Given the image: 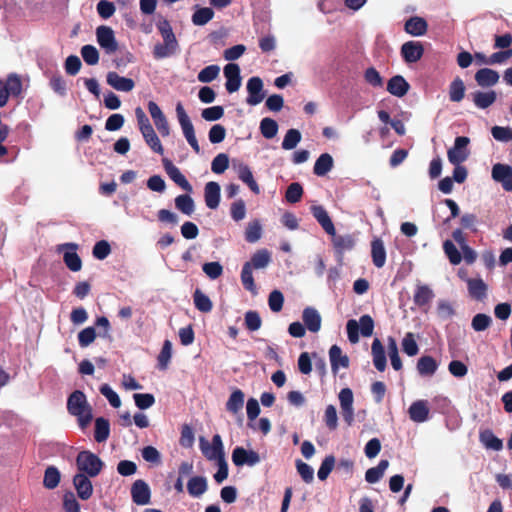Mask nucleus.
<instances>
[{"instance_id": "13d9d810", "label": "nucleus", "mask_w": 512, "mask_h": 512, "mask_svg": "<svg viewBox=\"0 0 512 512\" xmlns=\"http://www.w3.org/2000/svg\"><path fill=\"white\" fill-rule=\"evenodd\" d=\"M443 249L451 264L458 265L461 262V253L451 240L443 243Z\"/></svg>"}, {"instance_id": "2eb2a0df", "label": "nucleus", "mask_w": 512, "mask_h": 512, "mask_svg": "<svg viewBox=\"0 0 512 512\" xmlns=\"http://www.w3.org/2000/svg\"><path fill=\"white\" fill-rule=\"evenodd\" d=\"M148 111L159 133L166 137L170 133L169 124L161 108L154 101L148 102Z\"/></svg>"}, {"instance_id": "473e14b6", "label": "nucleus", "mask_w": 512, "mask_h": 512, "mask_svg": "<svg viewBox=\"0 0 512 512\" xmlns=\"http://www.w3.org/2000/svg\"><path fill=\"white\" fill-rule=\"evenodd\" d=\"M329 358L333 373H337L339 367L348 368L349 358L342 354V350L338 345H332L329 350Z\"/></svg>"}, {"instance_id": "7ed1b4c3", "label": "nucleus", "mask_w": 512, "mask_h": 512, "mask_svg": "<svg viewBox=\"0 0 512 512\" xmlns=\"http://www.w3.org/2000/svg\"><path fill=\"white\" fill-rule=\"evenodd\" d=\"M157 29L163 38V43H158L154 46L153 56L156 59H162L175 53L178 48V42L167 19L159 20Z\"/></svg>"}, {"instance_id": "0eeeda50", "label": "nucleus", "mask_w": 512, "mask_h": 512, "mask_svg": "<svg viewBox=\"0 0 512 512\" xmlns=\"http://www.w3.org/2000/svg\"><path fill=\"white\" fill-rule=\"evenodd\" d=\"M96 39L99 46L105 51L106 54L110 55L118 50V42L111 27L105 25L97 27Z\"/></svg>"}, {"instance_id": "c85d7f7f", "label": "nucleus", "mask_w": 512, "mask_h": 512, "mask_svg": "<svg viewBox=\"0 0 512 512\" xmlns=\"http://www.w3.org/2000/svg\"><path fill=\"white\" fill-rule=\"evenodd\" d=\"M427 29V21L419 16L410 17L404 25L405 32L412 36H422L426 34Z\"/></svg>"}, {"instance_id": "8fccbe9b", "label": "nucleus", "mask_w": 512, "mask_h": 512, "mask_svg": "<svg viewBox=\"0 0 512 512\" xmlns=\"http://www.w3.org/2000/svg\"><path fill=\"white\" fill-rule=\"evenodd\" d=\"M143 138L146 142V144L155 152L160 155L164 153L163 146L160 142L159 137L155 133L153 127L151 129H148V131L142 132Z\"/></svg>"}, {"instance_id": "5701e85b", "label": "nucleus", "mask_w": 512, "mask_h": 512, "mask_svg": "<svg viewBox=\"0 0 512 512\" xmlns=\"http://www.w3.org/2000/svg\"><path fill=\"white\" fill-rule=\"evenodd\" d=\"M106 81L108 85L121 92H130L135 87L133 79L120 76L114 71L108 72Z\"/></svg>"}, {"instance_id": "393cba45", "label": "nucleus", "mask_w": 512, "mask_h": 512, "mask_svg": "<svg viewBox=\"0 0 512 512\" xmlns=\"http://www.w3.org/2000/svg\"><path fill=\"white\" fill-rule=\"evenodd\" d=\"M311 213L327 234H334L335 226L325 208L321 205L311 207Z\"/></svg>"}, {"instance_id": "c756f323", "label": "nucleus", "mask_w": 512, "mask_h": 512, "mask_svg": "<svg viewBox=\"0 0 512 512\" xmlns=\"http://www.w3.org/2000/svg\"><path fill=\"white\" fill-rule=\"evenodd\" d=\"M409 88V83L401 75L393 76L387 83V91L396 97L405 96Z\"/></svg>"}, {"instance_id": "f8f14e48", "label": "nucleus", "mask_w": 512, "mask_h": 512, "mask_svg": "<svg viewBox=\"0 0 512 512\" xmlns=\"http://www.w3.org/2000/svg\"><path fill=\"white\" fill-rule=\"evenodd\" d=\"M338 397L342 410V417L347 425L350 426L354 421L353 392L350 388H343L341 389Z\"/></svg>"}, {"instance_id": "79ce46f5", "label": "nucleus", "mask_w": 512, "mask_h": 512, "mask_svg": "<svg viewBox=\"0 0 512 512\" xmlns=\"http://www.w3.org/2000/svg\"><path fill=\"white\" fill-rule=\"evenodd\" d=\"M389 466V461L386 459L380 460L377 466L369 468L365 473V480L368 483L378 482L384 475L386 469Z\"/></svg>"}, {"instance_id": "864d4df0", "label": "nucleus", "mask_w": 512, "mask_h": 512, "mask_svg": "<svg viewBox=\"0 0 512 512\" xmlns=\"http://www.w3.org/2000/svg\"><path fill=\"white\" fill-rule=\"evenodd\" d=\"M301 133L299 130L297 129H289L285 136H284V139L282 141V148L284 150H292L294 149L298 143L301 141Z\"/></svg>"}, {"instance_id": "7c9ffc66", "label": "nucleus", "mask_w": 512, "mask_h": 512, "mask_svg": "<svg viewBox=\"0 0 512 512\" xmlns=\"http://www.w3.org/2000/svg\"><path fill=\"white\" fill-rule=\"evenodd\" d=\"M371 257L375 267L382 268L385 265L386 250L380 238L376 237L371 241Z\"/></svg>"}, {"instance_id": "0e129e2a", "label": "nucleus", "mask_w": 512, "mask_h": 512, "mask_svg": "<svg viewBox=\"0 0 512 512\" xmlns=\"http://www.w3.org/2000/svg\"><path fill=\"white\" fill-rule=\"evenodd\" d=\"M95 328L90 326L86 327L78 333V343L80 347L85 348L94 342L96 339Z\"/></svg>"}, {"instance_id": "58836bf2", "label": "nucleus", "mask_w": 512, "mask_h": 512, "mask_svg": "<svg viewBox=\"0 0 512 512\" xmlns=\"http://www.w3.org/2000/svg\"><path fill=\"white\" fill-rule=\"evenodd\" d=\"M334 161L329 153L321 154L313 167V173L319 177L325 176L333 168Z\"/></svg>"}, {"instance_id": "e433bc0d", "label": "nucleus", "mask_w": 512, "mask_h": 512, "mask_svg": "<svg viewBox=\"0 0 512 512\" xmlns=\"http://www.w3.org/2000/svg\"><path fill=\"white\" fill-rule=\"evenodd\" d=\"M469 295L475 300H483L487 294V285L481 278L467 279Z\"/></svg>"}, {"instance_id": "a18cd8bd", "label": "nucleus", "mask_w": 512, "mask_h": 512, "mask_svg": "<svg viewBox=\"0 0 512 512\" xmlns=\"http://www.w3.org/2000/svg\"><path fill=\"white\" fill-rule=\"evenodd\" d=\"M465 96V85L460 77H456L449 86V98L452 102H460Z\"/></svg>"}, {"instance_id": "4be33fe9", "label": "nucleus", "mask_w": 512, "mask_h": 512, "mask_svg": "<svg viewBox=\"0 0 512 512\" xmlns=\"http://www.w3.org/2000/svg\"><path fill=\"white\" fill-rule=\"evenodd\" d=\"M435 294L433 290L426 284H417L413 296V302L419 308H423L426 311V307L430 305L434 299Z\"/></svg>"}, {"instance_id": "ddd939ff", "label": "nucleus", "mask_w": 512, "mask_h": 512, "mask_svg": "<svg viewBox=\"0 0 512 512\" xmlns=\"http://www.w3.org/2000/svg\"><path fill=\"white\" fill-rule=\"evenodd\" d=\"M329 235L331 236L335 253L339 258H342L346 251H351L356 245V239L351 234L339 235L336 234V230L334 229V234Z\"/></svg>"}, {"instance_id": "a19ab883", "label": "nucleus", "mask_w": 512, "mask_h": 512, "mask_svg": "<svg viewBox=\"0 0 512 512\" xmlns=\"http://www.w3.org/2000/svg\"><path fill=\"white\" fill-rule=\"evenodd\" d=\"M110 435V423L104 417H98L95 419V431L94 438L98 443L105 442Z\"/></svg>"}, {"instance_id": "aec40b11", "label": "nucleus", "mask_w": 512, "mask_h": 512, "mask_svg": "<svg viewBox=\"0 0 512 512\" xmlns=\"http://www.w3.org/2000/svg\"><path fill=\"white\" fill-rule=\"evenodd\" d=\"M224 75L227 79L225 87L229 93L238 91L241 86L240 67L238 64L229 63L224 67Z\"/></svg>"}, {"instance_id": "bf43d9fd", "label": "nucleus", "mask_w": 512, "mask_h": 512, "mask_svg": "<svg viewBox=\"0 0 512 512\" xmlns=\"http://www.w3.org/2000/svg\"><path fill=\"white\" fill-rule=\"evenodd\" d=\"M81 56L88 65H96L99 62V52L93 45H84L81 48Z\"/></svg>"}, {"instance_id": "052dcab7", "label": "nucleus", "mask_w": 512, "mask_h": 512, "mask_svg": "<svg viewBox=\"0 0 512 512\" xmlns=\"http://www.w3.org/2000/svg\"><path fill=\"white\" fill-rule=\"evenodd\" d=\"M402 349L408 356H415L418 354L419 347L412 332L405 334L402 340Z\"/></svg>"}, {"instance_id": "4468645a", "label": "nucleus", "mask_w": 512, "mask_h": 512, "mask_svg": "<svg viewBox=\"0 0 512 512\" xmlns=\"http://www.w3.org/2000/svg\"><path fill=\"white\" fill-rule=\"evenodd\" d=\"M65 248L66 251L63 254V261L67 268L73 272H78L82 268V260L80 256L77 254L78 245L76 243H65L59 246V251Z\"/></svg>"}, {"instance_id": "5fc2aeb1", "label": "nucleus", "mask_w": 512, "mask_h": 512, "mask_svg": "<svg viewBox=\"0 0 512 512\" xmlns=\"http://www.w3.org/2000/svg\"><path fill=\"white\" fill-rule=\"evenodd\" d=\"M303 192L302 185L298 182H293L287 187L285 199L289 203H297L301 200Z\"/></svg>"}, {"instance_id": "cd10ccee", "label": "nucleus", "mask_w": 512, "mask_h": 512, "mask_svg": "<svg viewBox=\"0 0 512 512\" xmlns=\"http://www.w3.org/2000/svg\"><path fill=\"white\" fill-rule=\"evenodd\" d=\"M304 326L311 332L316 333L321 328V316L313 307H306L302 313Z\"/></svg>"}, {"instance_id": "6e6d98bb", "label": "nucleus", "mask_w": 512, "mask_h": 512, "mask_svg": "<svg viewBox=\"0 0 512 512\" xmlns=\"http://www.w3.org/2000/svg\"><path fill=\"white\" fill-rule=\"evenodd\" d=\"M262 235V227L258 220L250 222L245 231V240L249 243L257 242Z\"/></svg>"}, {"instance_id": "37998d69", "label": "nucleus", "mask_w": 512, "mask_h": 512, "mask_svg": "<svg viewBox=\"0 0 512 512\" xmlns=\"http://www.w3.org/2000/svg\"><path fill=\"white\" fill-rule=\"evenodd\" d=\"M193 302L196 309L202 313H209L213 309L212 301L199 288H197L193 293Z\"/></svg>"}, {"instance_id": "680f3d73", "label": "nucleus", "mask_w": 512, "mask_h": 512, "mask_svg": "<svg viewBox=\"0 0 512 512\" xmlns=\"http://www.w3.org/2000/svg\"><path fill=\"white\" fill-rule=\"evenodd\" d=\"M491 323L492 319L489 315L478 313L473 317L471 326L476 332H481L488 329Z\"/></svg>"}, {"instance_id": "f704fd0d", "label": "nucleus", "mask_w": 512, "mask_h": 512, "mask_svg": "<svg viewBox=\"0 0 512 512\" xmlns=\"http://www.w3.org/2000/svg\"><path fill=\"white\" fill-rule=\"evenodd\" d=\"M479 440L486 449L500 451L503 448L502 440L495 436L490 429L481 430Z\"/></svg>"}, {"instance_id": "f257e3e1", "label": "nucleus", "mask_w": 512, "mask_h": 512, "mask_svg": "<svg viewBox=\"0 0 512 512\" xmlns=\"http://www.w3.org/2000/svg\"><path fill=\"white\" fill-rule=\"evenodd\" d=\"M272 260L271 252L266 249L257 250L252 256L250 261L243 264L241 270V282L243 287L252 294L257 293V287L253 278V269H264Z\"/></svg>"}, {"instance_id": "2f4dec72", "label": "nucleus", "mask_w": 512, "mask_h": 512, "mask_svg": "<svg viewBox=\"0 0 512 512\" xmlns=\"http://www.w3.org/2000/svg\"><path fill=\"white\" fill-rule=\"evenodd\" d=\"M371 352L373 356V363L375 368L383 372L386 369L387 360L385 355L384 347L378 338H375L372 342Z\"/></svg>"}, {"instance_id": "49530a36", "label": "nucleus", "mask_w": 512, "mask_h": 512, "mask_svg": "<svg viewBox=\"0 0 512 512\" xmlns=\"http://www.w3.org/2000/svg\"><path fill=\"white\" fill-rule=\"evenodd\" d=\"M214 17V11L209 7L198 8L192 15V23L196 26L206 25Z\"/></svg>"}, {"instance_id": "338daca9", "label": "nucleus", "mask_w": 512, "mask_h": 512, "mask_svg": "<svg viewBox=\"0 0 512 512\" xmlns=\"http://www.w3.org/2000/svg\"><path fill=\"white\" fill-rule=\"evenodd\" d=\"M229 167V157L225 153H219L211 163V170L215 174H222Z\"/></svg>"}, {"instance_id": "412c9836", "label": "nucleus", "mask_w": 512, "mask_h": 512, "mask_svg": "<svg viewBox=\"0 0 512 512\" xmlns=\"http://www.w3.org/2000/svg\"><path fill=\"white\" fill-rule=\"evenodd\" d=\"M73 485L77 491V495L82 500H88L93 494V485L89 476L77 473L73 477Z\"/></svg>"}, {"instance_id": "de8ad7c7", "label": "nucleus", "mask_w": 512, "mask_h": 512, "mask_svg": "<svg viewBox=\"0 0 512 512\" xmlns=\"http://www.w3.org/2000/svg\"><path fill=\"white\" fill-rule=\"evenodd\" d=\"M60 472L55 466H49L44 472L43 485L47 489H54L60 482Z\"/></svg>"}, {"instance_id": "e2e57ef3", "label": "nucleus", "mask_w": 512, "mask_h": 512, "mask_svg": "<svg viewBox=\"0 0 512 512\" xmlns=\"http://www.w3.org/2000/svg\"><path fill=\"white\" fill-rule=\"evenodd\" d=\"M245 327L249 331H257L262 325V320L257 311L249 310L244 317Z\"/></svg>"}, {"instance_id": "4d7b16f0", "label": "nucleus", "mask_w": 512, "mask_h": 512, "mask_svg": "<svg viewBox=\"0 0 512 512\" xmlns=\"http://www.w3.org/2000/svg\"><path fill=\"white\" fill-rule=\"evenodd\" d=\"M219 72H220L219 66L212 64V65H209V66H206L205 68H203L198 73L197 78L201 83H210L218 77Z\"/></svg>"}, {"instance_id": "3c124183", "label": "nucleus", "mask_w": 512, "mask_h": 512, "mask_svg": "<svg viewBox=\"0 0 512 512\" xmlns=\"http://www.w3.org/2000/svg\"><path fill=\"white\" fill-rule=\"evenodd\" d=\"M4 84L10 96L18 97L22 93V81L17 74H10Z\"/></svg>"}, {"instance_id": "6ab92c4d", "label": "nucleus", "mask_w": 512, "mask_h": 512, "mask_svg": "<svg viewBox=\"0 0 512 512\" xmlns=\"http://www.w3.org/2000/svg\"><path fill=\"white\" fill-rule=\"evenodd\" d=\"M492 178L500 182L506 191H512V167L497 163L492 168Z\"/></svg>"}, {"instance_id": "c9c22d12", "label": "nucleus", "mask_w": 512, "mask_h": 512, "mask_svg": "<svg viewBox=\"0 0 512 512\" xmlns=\"http://www.w3.org/2000/svg\"><path fill=\"white\" fill-rule=\"evenodd\" d=\"M476 107L486 109L490 107L497 99L495 91L490 90L487 92L476 91L470 94Z\"/></svg>"}, {"instance_id": "72a5a7b5", "label": "nucleus", "mask_w": 512, "mask_h": 512, "mask_svg": "<svg viewBox=\"0 0 512 512\" xmlns=\"http://www.w3.org/2000/svg\"><path fill=\"white\" fill-rule=\"evenodd\" d=\"M208 489V482L204 476H193L187 482V491L190 496L198 498Z\"/></svg>"}, {"instance_id": "4c0bfd02", "label": "nucleus", "mask_w": 512, "mask_h": 512, "mask_svg": "<svg viewBox=\"0 0 512 512\" xmlns=\"http://www.w3.org/2000/svg\"><path fill=\"white\" fill-rule=\"evenodd\" d=\"M237 172H238L239 179L242 182H244L253 193H255V194L260 193L259 185L255 181L252 171L248 165H246L244 163H240L238 166Z\"/></svg>"}, {"instance_id": "603ef678", "label": "nucleus", "mask_w": 512, "mask_h": 512, "mask_svg": "<svg viewBox=\"0 0 512 512\" xmlns=\"http://www.w3.org/2000/svg\"><path fill=\"white\" fill-rule=\"evenodd\" d=\"M172 357V343L170 340H165L162 349L157 357L158 368L160 370H166L170 359Z\"/></svg>"}, {"instance_id": "20e7f679", "label": "nucleus", "mask_w": 512, "mask_h": 512, "mask_svg": "<svg viewBox=\"0 0 512 512\" xmlns=\"http://www.w3.org/2000/svg\"><path fill=\"white\" fill-rule=\"evenodd\" d=\"M76 466L80 473L89 477H96L103 469V461L93 452L84 450L76 457Z\"/></svg>"}, {"instance_id": "f03ea898", "label": "nucleus", "mask_w": 512, "mask_h": 512, "mask_svg": "<svg viewBox=\"0 0 512 512\" xmlns=\"http://www.w3.org/2000/svg\"><path fill=\"white\" fill-rule=\"evenodd\" d=\"M67 411L77 418L82 430L86 429L93 419L92 407L81 390H75L68 396Z\"/></svg>"}, {"instance_id": "774afa93", "label": "nucleus", "mask_w": 512, "mask_h": 512, "mask_svg": "<svg viewBox=\"0 0 512 512\" xmlns=\"http://www.w3.org/2000/svg\"><path fill=\"white\" fill-rule=\"evenodd\" d=\"M111 253V246L106 240L96 242L93 247L92 254L98 260H104Z\"/></svg>"}, {"instance_id": "ea45409f", "label": "nucleus", "mask_w": 512, "mask_h": 512, "mask_svg": "<svg viewBox=\"0 0 512 512\" xmlns=\"http://www.w3.org/2000/svg\"><path fill=\"white\" fill-rule=\"evenodd\" d=\"M438 369V363L432 356H422L417 361V371L421 376H432Z\"/></svg>"}, {"instance_id": "1a4fd4ad", "label": "nucleus", "mask_w": 512, "mask_h": 512, "mask_svg": "<svg viewBox=\"0 0 512 512\" xmlns=\"http://www.w3.org/2000/svg\"><path fill=\"white\" fill-rule=\"evenodd\" d=\"M244 400H245V394L244 392L236 388L231 395L229 396L227 402H226V410L236 417L237 424L239 426H242L244 417L242 413V409L244 406Z\"/></svg>"}, {"instance_id": "a878e982", "label": "nucleus", "mask_w": 512, "mask_h": 512, "mask_svg": "<svg viewBox=\"0 0 512 512\" xmlns=\"http://www.w3.org/2000/svg\"><path fill=\"white\" fill-rule=\"evenodd\" d=\"M409 417L412 421L422 423L428 420L429 408L425 400H417L413 402L408 410Z\"/></svg>"}, {"instance_id": "c03bdc74", "label": "nucleus", "mask_w": 512, "mask_h": 512, "mask_svg": "<svg viewBox=\"0 0 512 512\" xmlns=\"http://www.w3.org/2000/svg\"><path fill=\"white\" fill-rule=\"evenodd\" d=\"M175 207L185 215H192L195 210L194 200L188 194H182L175 198Z\"/></svg>"}, {"instance_id": "9d476101", "label": "nucleus", "mask_w": 512, "mask_h": 512, "mask_svg": "<svg viewBox=\"0 0 512 512\" xmlns=\"http://www.w3.org/2000/svg\"><path fill=\"white\" fill-rule=\"evenodd\" d=\"M248 97L246 103L251 106L260 104L265 98V92L263 91V81L260 77H251L247 82Z\"/></svg>"}, {"instance_id": "9b49d317", "label": "nucleus", "mask_w": 512, "mask_h": 512, "mask_svg": "<svg viewBox=\"0 0 512 512\" xmlns=\"http://www.w3.org/2000/svg\"><path fill=\"white\" fill-rule=\"evenodd\" d=\"M232 461L238 467L243 465L254 466L260 462V456L254 450H246L243 447L237 446L232 452Z\"/></svg>"}, {"instance_id": "a211bd4d", "label": "nucleus", "mask_w": 512, "mask_h": 512, "mask_svg": "<svg viewBox=\"0 0 512 512\" xmlns=\"http://www.w3.org/2000/svg\"><path fill=\"white\" fill-rule=\"evenodd\" d=\"M164 169L168 176L177 184L179 187H181L186 192H192V186L186 179V177L181 173L178 167H176L172 161L169 159L164 158L162 160Z\"/></svg>"}, {"instance_id": "09e8293b", "label": "nucleus", "mask_w": 512, "mask_h": 512, "mask_svg": "<svg viewBox=\"0 0 512 512\" xmlns=\"http://www.w3.org/2000/svg\"><path fill=\"white\" fill-rule=\"evenodd\" d=\"M278 123L269 117H265L260 122V132L266 139H272L278 132Z\"/></svg>"}, {"instance_id": "6e6552de", "label": "nucleus", "mask_w": 512, "mask_h": 512, "mask_svg": "<svg viewBox=\"0 0 512 512\" xmlns=\"http://www.w3.org/2000/svg\"><path fill=\"white\" fill-rule=\"evenodd\" d=\"M470 143V139L465 136H458L455 139L454 146L447 152L448 160L453 165H458L467 160L469 151L467 146Z\"/></svg>"}, {"instance_id": "423d86ee", "label": "nucleus", "mask_w": 512, "mask_h": 512, "mask_svg": "<svg viewBox=\"0 0 512 512\" xmlns=\"http://www.w3.org/2000/svg\"><path fill=\"white\" fill-rule=\"evenodd\" d=\"M200 449L202 454L208 460H217L225 458L223 443L221 436L219 434H215L212 438V442L209 443L204 437L200 438Z\"/></svg>"}, {"instance_id": "69168bd1", "label": "nucleus", "mask_w": 512, "mask_h": 512, "mask_svg": "<svg viewBox=\"0 0 512 512\" xmlns=\"http://www.w3.org/2000/svg\"><path fill=\"white\" fill-rule=\"evenodd\" d=\"M335 466V457L333 455H328L322 461L317 476L321 481H324L328 478L329 474L333 470Z\"/></svg>"}, {"instance_id": "dca6fc26", "label": "nucleus", "mask_w": 512, "mask_h": 512, "mask_svg": "<svg viewBox=\"0 0 512 512\" xmlns=\"http://www.w3.org/2000/svg\"><path fill=\"white\" fill-rule=\"evenodd\" d=\"M132 500L137 505L150 503L151 491L149 485L142 479L136 480L131 487Z\"/></svg>"}, {"instance_id": "f3484780", "label": "nucleus", "mask_w": 512, "mask_h": 512, "mask_svg": "<svg viewBox=\"0 0 512 512\" xmlns=\"http://www.w3.org/2000/svg\"><path fill=\"white\" fill-rule=\"evenodd\" d=\"M424 54V47L421 42L407 41L401 47V56L406 63L419 61Z\"/></svg>"}, {"instance_id": "b1692460", "label": "nucleus", "mask_w": 512, "mask_h": 512, "mask_svg": "<svg viewBox=\"0 0 512 512\" xmlns=\"http://www.w3.org/2000/svg\"><path fill=\"white\" fill-rule=\"evenodd\" d=\"M476 83L483 88L492 87L499 81V73L490 68H481L475 73Z\"/></svg>"}, {"instance_id": "39448f33", "label": "nucleus", "mask_w": 512, "mask_h": 512, "mask_svg": "<svg viewBox=\"0 0 512 512\" xmlns=\"http://www.w3.org/2000/svg\"><path fill=\"white\" fill-rule=\"evenodd\" d=\"M176 114L179 121V124L182 128L184 137L186 138L189 145L195 151V153L200 152V146L195 136L194 126L189 119L183 105L181 102H178L176 105Z\"/></svg>"}, {"instance_id": "bb28decb", "label": "nucleus", "mask_w": 512, "mask_h": 512, "mask_svg": "<svg viewBox=\"0 0 512 512\" xmlns=\"http://www.w3.org/2000/svg\"><path fill=\"white\" fill-rule=\"evenodd\" d=\"M221 188L217 182L210 181L204 188V198L206 206L210 209H216L220 203Z\"/></svg>"}]
</instances>
